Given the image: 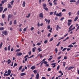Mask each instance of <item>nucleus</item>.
Returning a JSON list of instances; mask_svg holds the SVG:
<instances>
[{"label":"nucleus","mask_w":79,"mask_h":79,"mask_svg":"<svg viewBox=\"0 0 79 79\" xmlns=\"http://www.w3.org/2000/svg\"><path fill=\"white\" fill-rule=\"evenodd\" d=\"M53 14V12H52L50 13L49 15H52Z\"/></svg>","instance_id":"47"},{"label":"nucleus","mask_w":79,"mask_h":79,"mask_svg":"<svg viewBox=\"0 0 79 79\" xmlns=\"http://www.w3.org/2000/svg\"><path fill=\"white\" fill-rule=\"evenodd\" d=\"M37 49V48L36 47H34L32 49V52H35V51Z\"/></svg>","instance_id":"13"},{"label":"nucleus","mask_w":79,"mask_h":79,"mask_svg":"<svg viewBox=\"0 0 79 79\" xmlns=\"http://www.w3.org/2000/svg\"><path fill=\"white\" fill-rule=\"evenodd\" d=\"M35 69V66H32L31 68V69H32V70H34V69Z\"/></svg>","instance_id":"8"},{"label":"nucleus","mask_w":79,"mask_h":79,"mask_svg":"<svg viewBox=\"0 0 79 79\" xmlns=\"http://www.w3.org/2000/svg\"><path fill=\"white\" fill-rule=\"evenodd\" d=\"M67 58H68V57L66 56H64V60H66Z\"/></svg>","instance_id":"45"},{"label":"nucleus","mask_w":79,"mask_h":79,"mask_svg":"<svg viewBox=\"0 0 79 79\" xmlns=\"http://www.w3.org/2000/svg\"><path fill=\"white\" fill-rule=\"evenodd\" d=\"M11 49V45H9L8 47V50L10 51V49Z\"/></svg>","instance_id":"15"},{"label":"nucleus","mask_w":79,"mask_h":79,"mask_svg":"<svg viewBox=\"0 0 79 79\" xmlns=\"http://www.w3.org/2000/svg\"><path fill=\"white\" fill-rule=\"evenodd\" d=\"M4 28L3 27H0V31H2L4 30Z\"/></svg>","instance_id":"26"},{"label":"nucleus","mask_w":79,"mask_h":79,"mask_svg":"<svg viewBox=\"0 0 79 79\" xmlns=\"http://www.w3.org/2000/svg\"><path fill=\"white\" fill-rule=\"evenodd\" d=\"M14 24H16V20H15L14 21Z\"/></svg>","instance_id":"63"},{"label":"nucleus","mask_w":79,"mask_h":79,"mask_svg":"<svg viewBox=\"0 0 79 79\" xmlns=\"http://www.w3.org/2000/svg\"><path fill=\"white\" fill-rule=\"evenodd\" d=\"M21 69H22V66H21L20 67H19V70H21Z\"/></svg>","instance_id":"42"},{"label":"nucleus","mask_w":79,"mask_h":79,"mask_svg":"<svg viewBox=\"0 0 79 79\" xmlns=\"http://www.w3.org/2000/svg\"><path fill=\"white\" fill-rule=\"evenodd\" d=\"M43 8L44 9V10H46V11H48V9L47 7H43Z\"/></svg>","instance_id":"16"},{"label":"nucleus","mask_w":79,"mask_h":79,"mask_svg":"<svg viewBox=\"0 0 79 79\" xmlns=\"http://www.w3.org/2000/svg\"><path fill=\"white\" fill-rule=\"evenodd\" d=\"M73 25H72L69 28V29H71L72 27H73Z\"/></svg>","instance_id":"48"},{"label":"nucleus","mask_w":79,"mask_h":79,"mask_svg":"<svg viewBox=\"0 0 79 79\" xmlns=\"http://www.w3.org/2000/svg\"><path fill=\"white\" fill-rule=\"evenodd\" d=\"M47 28L48 29H50V25H48Z\"/></svg>","instance_id":"38"},{"label":"nucleus","mask_w":79,"mask_h":79,"mask_svg":"<svg viewBox=\"0 0 79 79\" xmlns=\"http://www.w3.org/2000/svg\"><path fill=\"white\" fill-rule=\"evenodd\" d=\"M51 71V69L50 68H49L48 69V71Z\"/></svg>","instance_id":"57"},{"label":"nucleus","mask_w":79,"mask_h":79,"mask_svg":"<svg viewBox=\"0 0 79 79\" xmlns=\"http://www.w3.org/2000/svg\"><path fill=\"white\" fill-rule=\"evenodd\" d=\"M2 33L4 34L5 35H7L8 33H7L6 31H2Z\"/></svg>","instance_id":"6"},{"label":"nucleus","mask_w":79,"mask_h":79,"mask_svg":"<svg viewBox=\"0 0 79 79\" xmlns=\"http://www.w3.org/2000/svg\"><path fill=\"white\" fill-rule=\"evenodd\" d=\"M23 7H24V6H25V4H26V2H23Z\"/></svg>","instance_id":"37"},{"label":"nucleus","mask_w":79,"mask_h":79,"mask_svg":"<svg viewBox=\"0 0 79 79\" xmlns=\"http://www.w3.org/2000/svg\"><path fill=\"white\" fill-rule=\"evenodd\" d=\"M2 45H3V43L1 42L0 44V48H2Z\"/></svg>","instance_id":"25"},{"label":"nucleus","mask_w":79,"mask_h":79,"mask_svg":"<svg viewBox=\"0 0 79 79\" xmlns=\"http://www.w3.org/2000/svg\"><path fill=\"white\" fill-rule=\"evenodd\" d=\"M30 17V14H29L28 16H26L27 18H29V17Z\"/></svg>","instance_id":"49"},{"label":"nucleus","mask_w":79,"mask_h":79,"mask_svg":"<svg viewBox=\"0 0 79 79\" xmlns=\"http://www.w3.org/2000/svg\"><path fill=\"white\" fill-rule=\"evenodd\" d=\"M56 63H52L51 64V65L52 66H53V65H54V66H52V68H55V67L56 66Z\"/></svg>","instance_id":"7"},{"label":"nucleus","mask_w":79,"mask_h":79,"mask_svg":"<svg viewBox=\"0 0 79 79\" xmlns=\"http://www.w3.org/2000/svg\"><path fill=\"white\" fill-rule=\"evenodd\" d=\"M3 7L1 6L0 7V13L1 11H3Z\"/></svg>","instance_id":"11"},{"label":"nucleus","mask_w":79,"mask_h":79,"mask_svg":"<svg viewBox=\"0 0 79 79\" xmlns=\"http://www.w3.org/2000/svg\"><path fill=\"white\" fill-rule=\"evenodd\" d=\"M71 23L70 22H68V25L69 26H70V25H71Z\"/></svg>","instance_id":"40"},{"label":"nucleus","mask_w":79,"mask_h":79,"mask_svg":"<svg viewBox=\"0 0 79 79\" xmlns=\"http://www.w3.org/2000/svg\"><path fill=\"white\" fill-rule=\"evenodd\" d=\"M42 79H46V78H45V77H42Z\"/></svg>","instance_id":"64"},{"label":"nucleus","mask_w":79,"mask_h":79,"mask_svg":"<svg viewBox=\"0 0 79 79\" xmlns=\"http://www.w3.org/2000/svg\"><path fill=\"white\" fill-rule=\"evenodd\" d=\"M60 65H58L57 67V71H58V70H59V68H60Z\"/></svg>","instance_id":"34"},{"label":"nucleus","mask_w":79,"mask_h":79,"mask_svg":"<svg viewBox=\"0 0 79 79\" xmlns=\"http://www.w3.org/2000/svg\"><path fill=\"white\" fill-rule=\"evenodd\" d=\"M11 60L10 59H9L8 61H6V62H7V64H10V63H11Z\"/></svg>","instance_id":"14"},{"label":"nucleus","mask_w":79,"mask_h":79,"mask_svg":"<svg viewBox=\"0 0 79 79\" xmlns=\"http://www.w3.org/2000/svg\"><path fill=\"white\" fill-rule=\"evenodd\" d=\"M76 2V1L73 0H71L70 1V2H71V3H74Z\"/></svg>","instance_id":"18"},{"label":"nucleus","mask_w":79,"mask_h":79,"mask_svg":"<svg viewBox=\"0 0 79 79\" xmlns=\"http://www.w3.org/2000/svg\"><path fill=\"white\" fill-rule=\"evenodd\" d=\"M46 23H47V22L48 21V23L49 24L50 23V20H46Z\"/></svg>","instance_id":"31"},{"label":"nucleus","mask_w":79,"mask_h":79,"mask_svg":"<svg viewBox=\"0 0 79 79\" xmlns=\"http://www.w3.org/2000/svg\"><path fill=\"white\" fill-rule=\"evenodd\" d=\"M66 49H67V48H64L63 50H62V51L63 52H64V51H65L66 50Z\"/></svg>","instance_id":"36"},{"label":"nucleus","mask_w":79,"mask_h":79,"mask_svg":"<svg viewBox=\"0 0 79 79\" xmlns=\"http://www.w3.org/2000/svg\"><path fill=\"white\" fill-rule=\"evenodd\" d=\"M25 75H26V74L25 73H20L21 76H25Z\"/></svg>","instance_id":"12"},{"label":"nucleus","mask_w":79,"mask_h":79,"mask_svg":"<svg viewBox=\"0 0 79 79\" xmlns=\"http://www.w3.org/2000/svg\"><path fill=\"white\" fill-rule=\"evenodd\" d=\"M74 69V67H69V68L67 69V70H68V71H69V70H71L72 69Z\"/></svg>","instance_id":"9"},{"label":"nucleus","mask_w":79,"mask_h":79,"mask_svg":"<svg viewBox=\"0 0 79 79\" xmlns=\"http://www.w3.org/2000/svg\"><path fill=\"white\" fill-rule=\"evenodd\" d=\"M61 58V56H59L58 58H57V60H60Z\"/></svg>","instance_id":"56"},{"label":"nucleus","mask_w":79,"mask_h":79,"mask_svg":"<svg viewBox=\"0 0 79 79\" xmlns=\"http://www.w3.org/2000/svg\"><path fill=\"white\" fill-rule=\"evenodd\" d=\"M49 4L50 5V6H52V2H49Z\"/></svg>","instance_id":"59"},{"label":"nucleus","mask_w":79,"mask_h":79,"mask_svg":"<svg viewBox=\"0 0 79 79\" xmlns=\"http://www.w3.org/2000/svg\"><path fill=\"white\" fill-rule=\"evenodd\" d=\"M38 50H39L38 51L39 52H41V51H42V50H41V49H40V48H38Z\"/></svg>","instance_id":"23"},{"label":"nucleus","mask_w":79,"mask_h":79,"mask_svg":"<svg viewBox=\"0 0 79 79\" xmlns=\"http://www.w3.org/2000/svg\"><path fill=\"white\" fill-rule=\"evenodd\" d=\"M43 7H46V6H47V4H43Z\"/></svg>","instance_id":"35"},{"label":"nucleus","mask_w":79,"mask_h":79,"mask_svg":"<svg viewBox=\"0 0 79 79\" xmlns=\"http://www.w3.org/2000/svg\"><path fill=\"white\" fill-rule=\"evenodd\" d=\"M15 52H20V49H17L15 51Z\"/></svg>","instance_id":"44"},{"label":"nucleus","mask_w":79,"mask_h":79,"mask_svg":"<svg viewBox=\"0 0 79 79\" xmlns=\"http://www.w3.org/2000/svg\"><path fill=\"white\" fill-rule=\"evenodd\" d=\"M34 27H31V28L30 30H31V31H33V30H34Z\"/></svg>","instance_id":"46"},{"label":"nucleus","mask_w":79,"mask_h":79,"mask_svg":"<svg viewBox=\"0 0 79 79\" xmlns=\"http://www.w3.org/2000/svg\"><path fill=\"white\" fill-rule=\"evenodd\" d=\"M59 73H61V76H63V73H62V72L61 71V70L59 72Z\"/></svg>","instance_id":"21"},{"label":"nucleus","mask_w":79,"mask_h":79,"mask_svg":"<svg viewBox=\"0 0 79 79\" xmlns=\"http://www.w3.org/2000/svg\"><path fill=\"white\" fill-rule=\"evenodd\" d=\"M4 50L5 51H6V50H7V47H5L4 48Z\"/></svg>","instance_id":"61"},{"label":"nucleus","mask_w":79,"mask_h":79,"mask_svg":"<svg viewBox=\"0 0 79 79\" xmlns=\"http://www.w3.org/2000/svg\"><path fill=\"white\" fill-rule=\"evenodd\" d=\"M56 31H58V29H61V28L59 26V25H57V27H56Z\"/></svg>","instance_id":"4"},{"label":"nucleus","mask_w":79,"mask_h":79,"mask_svg":"<svg viewBox=\"0 0 79 79\" xmlns=\"http://www.w3.org/2000/svg\"><path fill=\"white\" fill-rule=\"evenodd\" d=\"M67 39H69V37H67L64 40H63V42H65Z\"/></svg>","instance_id":"24"},{"label":"nucleus","mask_w":79,"mask_h":79,"mask_svg":"<svg viewBox=\"0 0 79 79\" xmlns=\"http://www.w3.org/2000/svg\"><path fill=\"white\" fill-rule=\"evenodd\" d=\"M57 16H59L60 17H61L62 15H61V13L60 12L59 14H56V15Z\"/></svg>","instance_id":"2"},{"label":"nucleus","mask_w":79,"mask_h":79,"mask_svg":"<svg viewBox=\"0 0 79 79\" xmlns=\"http://www.w3.org/2000/svg\"><path fill=\"white\" fill-rule=\"evenodd\" d=\"M79 3V0H78L77 2L76 3V5H78Z\"/></svg>","instance_id":"32"},{"label":"nucleus","mask_w":79,"mask_h":79,"mask_svg":"<svg viewBox=\"0 0 79 79\" xmlns=\"http://www.w3.org/2000/svg\"><path fill=\"white\" fill-rule=\"evenodd\" d=\"M63 66L64 67H65V64H66V62H63Z\"/></svg>","instance_id":"27"},{"label":"nucleus","mask_w":79,"mask_h":79,"mask_svg":"<svg viewBox=\"0 0 79 79\" xmlns=\"http://www.w3.org/2000/svg\"><path fill=\"white\" fill-rule=\"evenodd\" d=\"M2 18H5V14H3L2 15Z\"/></svg>","instance_id":"55"},{"label":"nucleus","mask_w":79,"mask_h":79,"mask_svg":"<svg viewBox=\"0 0 79 79\" xmlns=\"http://www.w3.org/2000/svg\"><path fill=\"white\" fill-rule=\"evenodd\" d=\"M47 42H48V40H46L44 42V44H46L47 43Z\"/></svg>","instance_id":"43"},{"label":"nucleus","mask_w":79,"mask_h":79,"mask_svg":"<svg viewBox=\"0 0 79 79\" xmlns=\"http://www.w3.org/2000/svg\"><path fill=\"white\" fill-rule=\"evenodd\" d=\"M53 40V37H52L49 40V42H52Z\"/></svg>","instance_id":"33"},{"label":"nucleus","mask_w":79,"mask_h":79,"mask_svg":"<svg viewBox=\"0 0 79 79\" xmlns=\"http://www.w3.org/2000/svg\"><path fill=\"white\" fill-rule=\"evenodd\" d=\"M43 63L44 64H47V63H48V62L46 61H44L43 62Z\"/></svg>","instance_id":"29"},{"label":"nucleus","mask_w":79,"mask_h":79,"mask_svg":"<svg viewBox=\"0 0 79 79\" xmlns=\"http://www.w3.org/2000/svg\"><path fill=\"white\" fill-rule=\"evenodd\" d=\"M14 2V1L13 0L11 2H10V4L12 5H13V3Z\"/></svg>","instance_id":"28"},{"label":"nucleus","mask_w":79,"mask_h":79,"mask_svg":"<svg viewBox=\"0 0 79 79\" xmlns=\"http://www.w3.org/2000/svg\"><path fill=\"white\" fill-rule=\"evenodd\" d=\"M25 71V69L24 68H23V69L22 70L21 72H24Z\"/></svg>","instance_id":"50"},{"label":"nucleus","mask_w":79,"mask_h":79,"mask_svg":"<svg viewBox=\"0 0 79 79\" xmlns=\"http://www.w3.org/2000/svg\"><path fill=\"white\" fill-rule=\"evenodd\" d=\"M8 8H12V6H11V4H8Z\"/></svg>","instance_id":"22"},{"label":"nucleus","mask_w":79,"mask_h":79,"mask_svg":"<svg viewBox=\"0 0 79 79\" xmlns=\"http://www.w3.org/2000/svg\"><path fill=\"white\" fill-rule=\"evenodd\" d=\"M23 55V53L21 52H17L16 54V56H20L21 55Z\"/></svg>","instance_id":"1"},{"label":"nucleus","mask_w":79,"mask_h":79,"mask_svg":"<svg viewBox=\"0 0 79 79\" xmlns=\"http://www.w3.org/2000/svg\"><path fill=\"white\" fill-rule=\"evenodd\" d=\"M17 66V64L15 63L13 66V67H15V66Z\"/></svg>","instance_id":"54"},{"label":"nucleus","mask_w":79,"mask_h":79,"mask_svg":"<svg viewBox=\"0 0 79 79\" xmlns=\"http://www.w3.org/2000/svg\"><path fill=\"white\" fill-rule=\"evenodd\" d=\"M71 49V48H68L67 49V51H69V50Z\"/></svg>","instance_id":"58"},{"label":"nucleus","mask_w":79,"mask_h":79,"mask_svg":"<svg viewBox=\"0 0 79 79\" xmlns=\"http://www.w3.org/2000/svg\"><path fill=\"white\" fill-rule=\"evenodd\" d=\"M73 47V45L72 44H70L68 46V47H69L70 48H72Z\"/></svg>","instance_id":"19"},{"label":"nucleus","mask_w":79,"mask_h":79,"mask_svg":"<svg viewBox=\"0 0 79 79\" xmlns=\"http://www.w3.org/2000/svg\"><path fill=\"white\" fill-rule=\"evenodd\" d=\"M60 42H59V43H58L56 45V47H58V46H59V45H60Z\"/></svg>","instance_id":"53"},{"label":"nucleus","mask_w":79,"mask_h":79,"mask_svg":"<svg viewBox=\"0 0 79 79\" xmlns=\"http://www.w3.org/2000/svg\"><path fill=\"white\" fill-rule=\"evenodd\" d=\"M37 26L38 27H40V23H38Z\"/></svg>","instance_id":"52"},{"label":"nucleus","mask_w":79,"mask_h":79,"mask_svg":"<svg viewBox=\"0 0 79 79\" xmlns=\"http://www.w3.org/2000/svg\"><path fill=\"white\" fill-rule=\"evenodd\" d=\"M35 78L36 79H39V73H37L36 75Z\"/></svg>","instance_id":"5"},{"label":"nucleus","mask_w":79,"mask_h":79,"mask_svg":"<svg viewBox=\"0 0 79 79\" xmlns=\"http://www.w3.org/2000/svg\"><path fill=\"white\" fill-rule=\"evenodd\" d=\"M77 15H79V10L78 11H77Z\"/></svg>","instance_id":"62"},{"label":"nucleus","mask_w":79,"mask_h":79,"mask_svg":"<svg viewBox=\"0 0 79 79\" xmlns=\"http://www.w3.org/2000/svg\"><path fill=\"white\" fill-rule=\"evenodd\" d=\"M55 51L56 52V53H57V52H58V48H56L55 49Z\"/></svg>","instance_id":"30"},{"label":"nucleus","mask_w":79,"mask_h":79,"mask_svg":"<svg viewBox=\"0 0 79 79\" xmlns=\"http://www.w3.org/2000/svg\"><path fill=\"white\" fill-rule=\"evenodd\" d=\"M41 44V43L39 42L36 45H39V46Z\"/></svg>","instance_id":"41"},{"label":"nucleus","mask_w":79,"mask_h":79,"mask_svg":"<svg viewBox=\"0 0 79 79\" xmlns=\"http://www.w3.org/2000/svg\"><path fill=\"white\" fill-rule=\"evenodd\" d=\"M11 70L9 69L8 70V73L10 75L11 74Z\"/></svg>","instance_id":"20"},{"label":"nucleus","mask_w":79,"mask_h":79,"mask_svg":"<svg viewBox=\"0 0 79 79\" xmlns=\"http://www.w3.org/2000/svg\"><path fill=\"white\" fill-rule=\"evenodd\" d=\"M6 10H7V8H5V9H4V10L3 11V13H4V12H5V11H6Z\"/></svg>","instance_id":"39"},{"label":"nucleus","mask_w":79,"mask_h":79,"mask_svg":"<svg viewBox=\"0 0 79 79\" xmlns=\"http://www.w3.org/2000/svg\"><path fill=\"white\" fill-rule=\"evenodd\" d=\"M78 19V17L77 16L75 18L74 20H77Z\"/></svg>","instance_id":"51"},{"label":"nucleus","mask_w":79,"mask_h":79,"mask_svg":"<svg viewBox=\"0 0 79 79\" xmlns=\"http://www.w3.org/2000/svg\"><path fill=\"white\" fill-rule=\"evenodd\" d=\"M52 28H51L50 30H49V31L50 32H52Z\"/></svg>","instance_id":"60"},{"label":"nucleus","mask_w":79,"mask_h":79,"mask_svg":"<svg viewBox=\"0 0 79 79\" xmlns=\"http://www.w3.org/2000/svg\"><path fill=\"white\" fill-rule=\"evenodd\" d=\"M11 14H9L8 16V20H10V19L11 18Z\"/></svg>","instance_id":"10"},{"label":"nucleus","mask_w":79,"mask_h":79,"mask_svg":"<svg viewBox=\"0 0 79 79\" xmlns=\"http://www.w3.org/2000/svg\"><path fill=\"white\" fill-rule=\"evenodd\" d=\"M39 17L41 18H43L44 17L43 14H42V13H40L39 15Z\"/></svg>","instance_id":"3"},{"label":"nucleus","mask_w":79,"mask_h":79,"mask_svg":"<svg viewBox=\"0 0 79 79\" xmlns=\"http://www.w3.org/2000/svg\"><path fill=\"white\" fill-rule=\"evenodd\" d=\"M33 73H34V74H37V71L35 70H34L33 71Z\"/></svg>","instance_id":"17"}]
</instances>
